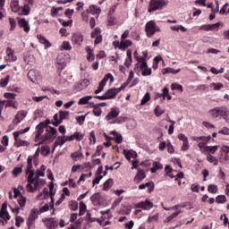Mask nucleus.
<instances>
[{
	"label": "nucleus",
	"mask_w": 229,
	"mask_h": 229,
	"mask_svg": "<svg viewBox=\"0 0 229 229\" xmlns=\"http://www.w3.org/2000/svg\"><path fill=\"white\" fill-rule=\"evenodd\" d=\"M33 165H31V157L27 158V181L28 184L26 185V191L28 192H35L40 191L41 187L46 185V181L44 179H34L35 172L32 171Z\"/></svg>",
	"instance_id": "obj_1"
},
{
	"label": "nucleus",
	"mask_w": 229,
	"mask_h": 229,
	"mask_svg": "<svg viewBox=\"0 0 229 229\" xmlns=\"http://www.w3.org/2000/svg\"><path fill=\"white\" fill-rule=\"evenodd\" d=\"M209 115L213 117V119H217L221 117L225 121V123H229V109L227 106H217L208 111Z\"/></svg>",
	"instance_id": "obj_2"
},
{
	"label": "nucleus",
	"mask_w": 229,
	"mask_h": 229,
	"mask_svg": "<svg viewBox=\"0 0 229 229\" xmlns=\"http://www.w3.org/2000/svg\"><path fill=\"white\" fill-rule=\"evenodd\" d=\"M167 4H169V0H150L148 12L153 13V12L163 10Z\"/></svg>",
	"instance_id": "obj_3"
},
{
	"label": "nucleus",
	"mask_w": 229,
	"mask_h": 229,
	"mask_svg": "<svg viewBox=\"0 0 229 229\" xmlns=\"http://www.w3.org/2000/svg\"><path fill=\"white\" fill-rule=\"evenodd\" d=\"M145 31L147 33V37H153L155 33L160 31V27L157 26L155 21H149L145 25Z\"/></svg>",
	"instance_id": "obj_4"
},
{
	"label": "nucleus",
	"mask_w": 229,
	"mask_h": 229,
	"mask_svg": "<svg viewBox=\"0 0 229 229\" xmlns=\"http://www.w3.org/2000/svg\"><path fill=\"white\" fill-rule=\"evenodd\" d=\"M109 80L111 83H114V75H112V73H107L103 78V80L99 82L98 89L95 90V94H99L100 92H103V89H105V85H106Z\"/></svg>",
	"instance_id": "obj_5"
},
{
	"label": "nucleus",
	"mask_w": 229,
	"mask_h": 229,
	"mask_svg": "<svg viewBox=\"0 0 229 229\" xmlns=\"http://www.w3.org/2000/svg\"><path fill=\"white\" fill-rule=\"evenodd\" d=\"M57 133L56 129L55 127L48 126L47 127V133L45 134V137L42 141H40L38 144H36V146H41V144H44L46 140H49V139H52V137H55V134Z\"/></svg>",
	"instance_id": "obj_6"
},
{
	"label": "nucleus",
	"mask_w": 229,
	"mask_h": 229,
	"mask_svg": "<svg viewBox=\"0 0 229 229\" xmlns=\"http://www.w3.org/2000/svg\"><path fill=\"white\" fill-rule=\"evenodd\" d=\"M221 21L214 23V24H203L199 30L202 31H219V26H221Z\"/></svg>",
	"instance_id": "obj_7"
},
{
	"label": "nucleus",
	"mask_w": 229,
	"mask_h": 229,
	"mask_svg": "<svg viewBox=\"0 0 229 229\" xmlns=\"http://www.w3.org/2000/svg\"><path fill=\"white\" fill-rule=\"evenodd\" d=\"M8 204L6 202H4L2 205V208L0 210V218H1V222L3 223V221H10V214L8 213Z\"/></svg>",
	"instance_id": "obj_8"
},
{
	"label": "nucleus",
	"mask_w": 229,
	"mask_h": 229,
	"mask_svg": "<svg viewBox=\"0 0 229 229\" xmlns=\"http://www.w3.org/2000/svg\"><path fill=\"white\" fill-rule=\"evenodd\" d=\"M91 38H95V45L101 44L103 42V36H101V29L96 28L91 32Z\"/></svg>",
	"instance_id": "obj_9"
},
{
	"label": "nucleus",
	"mask_w": 229,
	"mask_h": 229,
	"mask_svg": "<svg viewBox=\"0 0 229 229\" xmlns=\"http://www.w3.org/2000/svg\"><path fill=\"white\" fill-rule=\"evenodd\" d=\"M37 217H38V213L37 209L30 210V213L27 219L28 226H33V225L35 224V221L37 220Z\"/></svg>",
	"instance_id": "obj_10"
},
{
	"label": "nucleus",
	"mask_w": 229,
	"mask_h": 229,
	"mask_svg": "<svg viewBox=\"0 0 229 229\" xmlns=\"http://www.w3.org/2000/svg\"><path fill=\"white\" fill-rule=\"evenodd\" d=\"M72 42L75 46H81L83 42V34L81 32H74L72 36Z\"/></svg>",
	"instance_id": "obj_11"
},
{
	"label": "nucleus",
	"mask_w": 229,
	"mask_h": 229,
	"mask_svg": "<svg viewBox=\"0 0 229 229\" xmlns=\"http://www.w3.org/2000/svg\"><path fill=\"white\" fill-rule=\"evenodd\" d=\"M136 208H143V210H151L153 208V203L148 199L135 204Z\"/></svg>",
	"instance_id": "obj_12"
},
{
	"label": "nucleus",
	"mask_w": 229,
	"mask_h": 229,
	"mask_svg": "<svg viewBox=\"0 0 229 229\" xmlns=\"http://www.w3.org/2000/svg\"><path fill=\"white\" fill-rule=\"evenodd\" d=\"M89 85L90 81L87 79H84L75 85V90H77L78 92H81V90L87 89V87H89Z\"/></svg>",
	"instance_id": "obj_13"
},
{
	"label": "nucleus",
	"mask_w": 229,
	"mask_h": 229,
	"mask_svg": "<svg viewBox=\"0 0 229 229\" xmlns=\"http://www.w3.org/2000/svg\"><path fill=\"white\" fill-rule=\"evenodd\" d=\"M18 26L22 28L25 33H30V30H31L30 27V21H26L24 18H21L18 21Z\"/></svg>",
	"instance_id": "obj_14"
},
{
	"label": "nucleus",
	"mask_w": 229,
	"mask_h": 229,
	"mask_svg": "<svg viewBox=\"0 0 229 229\" xmlns=\"http://www.w3.org/2000/svg\"><path fill=\"white\" fill-rule=\"evenodd\" d=\"M26 118V112L24 111H19L14 119L13 120V124H14V126H17V124H19L21 121H24V119Z\"/></svg>",
	"instance_id": "obj_15"
},
{
	"label": "nucleus",
	"mask_w": 229,
	"mask_h": 229,
	"mask_svg": "<svg viewBox=\"0 0 229 229\" xmlns=\"http://www.w3.org/2000/svg\"><path fill=\"white\" fill-rule=\"evenodd\" d=\"M6 62H16L17 55L13 53V50L10 47L6 49V55L4 57Z\"/></svg>",
	"instance_id": "obj_16"
},
{
	"label": "nucleus",
	"mask_w": 229,
	"mask_h": 229,
	"mask_svg": "<svg viewBox=\"0 0 229 229\" xmlns=\"http://www.w3.org/2000/svg\"><path fill=\"white\" fill-rule=\"evenodd\" d=\"M120 92L121 89L112 88L108 89L105 94L107 99H114Z\"/></svg>",
	"instance_id": "obj_17"
},
{
	"label": "nucleus",
	"mask_w": 229,
	"mask_h": 229,
	"mask_svg": "<svg viewBox=\"0 0 229 229\" xmlns=\"http://www.w3.org/2000/svg\"><path fill=\"white\" fill-rule=\"evenodd\" d=\"M44 176H46V165H42L40 168L36 170L34 179L40 180V178H44Z\"/></svg>",
	"instance_id": "obj_18"
},
{
	"label": "nucleus",
	"mask_w": 229,
	"mask_h": 229,
	"mask_svg": "<svg viewBox=\"0 0 229 229\" xmlns=\"http://www.w3.org/2000/svg\"><path fill=\"white\" fill-rule=\"evenodd\" d=\"M140 69L142 71V76H151V68L148 67V63L143 62L140 64Z\"/></svg>",
	"instance_id": "obj_19"
},
{
	"label": "nucleus",
	"mask_w": 229,
	"mask_h": 229,
	"mask_svg": "<svg viewBox=\"0 0 229 229\" xmlns=\"http://www.w3.org/2000/svg\"><path fill=\"white\" fill-rule=\"evenodd\" d=\"M65 65H67V62L65 61V55H58L56 58L57 69H64Z\"/></svg>",
	"instance_id": "obj_20"
},
{
	"label": "nucleus",
	"mask_w": 229,
	"mask_h": 229,
	"mask_svg": "<svg viewBox=\"0 0 229 229\" xmlns=\"http://www.w3.org/2000/svg\"><path fill=\"white\" fill-rule=\"evenodd\" d=\"M47 126V124L44 122L39 123V124L36 127L37 133H36V140H38L40 139V135L44 133V129Z\"/></svg>",
	"instance_id": "obj_21"
},
{
	"label": "nucleus",
	"mask_w": 229,
	"mask_h": 229,
	"mask_svg": "<svg viewBox=\"0 0 229 229\" xmlns=\"http://www.w3.org/2000/svg\"><path fill=\"white\" fill-rule=\"evenodd\" d=\"M119 109L112 108L111 111L106 116V121H112V119H115V117L119 116Z\"/></svg>",
	"instance_id": "obj_22"
},
{
	"label": "nucleus",
	"mask_w": 229,
	"mask_h": 229,
	"mask_svg": "<svg viewBox=\"0 0 229 229\" xmlns=\"http://www.w3.org/2000/svg\"><path fill=\"white\" fill-rule=\"evenodd\" d=\"M144 178H146V173L144 172V170H138V173L134 177V182L136 183H140V182H142Z\"/></svg>",
	"instance_id": "obj_23"
},
{
	"label": "nucleus",
	"mask_w": 229,
	"mask_h": 229,
	"mask_svg": "<svg viewBox=\"0 0 229 229\" xmlns=\"http://www.w3.org/2000/svg\"><path fill=\"white\" fill-rule=\"evenodd\" d=\"M123 155L126 160H131V158H137V152L133 150H123Z\"/></svg>",
	"instance_id": "obj_24"
},
{
	"label": "nucleus",
	"mask_w": 229,
	"mask_h": 229,
	"mask_svg": "<svg viewBox=\"0 0 229 229\" xmlns=\"http://www.w3.org/2000/svg\"><path fill=\"white\" fill-rule=\"evenodd\" d=\"M133 43L131 42V40L130 39H123L121 40V46H120V49L121 51H126V49H128V47H131V46Z\"/></svg>",
	"instance_id": "obj_25"
},
{
	"label": "nucleus",
	"mask_w": 229,
	"mask_h": 229,
	"mask_svg": "<svg viewBox=\"0 0 229 229\" xmlns=\"http://www.w3.org/2000/svg\"><path fill=\"white\" fill-rule=\"evenodd\" d=\"M36 198L39 200L47 199V198H49V190H47V188H44L42 192L38 194Z\"/></svg>",
	"instance_id": "obj_26"
},
{
	"label": "nucleus",
	"mask_w": 229,
	"mask_h": 229,
	"mask_svg": "<svg viewBox=\"0 0 229 229\" xmlns=\"http://www.w3.org/2000/svg\"><path fill=\"white\" fill-rule=\"evenodd\" d=\"M88 12L91 13V15H99L101 13V8L98 5H90Z\"/></svg>",
	"instance_id": "obj_27"
},
{
	"label": "nucleus",
	"mask_w": 229,
	"mask_h": 229,
	"mask_svg": "<svg viewBox=\"0 0 229 229\" xmlns=\"http://www.w3.org/2000/svg\"><path fill=\"white\" fill-rule=\"evenodd\" d=\"M11 9L14 13H18L20 12L21 6L19 5V0L11 1Z\"/></svg>",
	"instance_id": "obj_28"
},
{
	"label": "nucleus",
	"mask_w": 229,
	"mask_h": 229,
	"mask_svg": "<svg viewBox=\"0 0 229 229\" xmlns=\"http://www.w3.org/2000/svg\"><path fill=\"white\" fill-rule=\"evenodd\" d=\"M132 63H133V58L131 57V50L128 49L127 50V57L124 61V65H125V67H130V65H131Z\"/></svg>",
	"instance_id": "obj_29"
},
{
	"label": "nucleus",
	"mask_w": 229,
	"mask_h": 229,
	"mask_svg": "<svg viewBox=\"0 0 229 229\" xmlns=\"http://www.w3.org/2000/svg\"><path fill=\"white\" fill-rule=\"evenodd\" d=\"M180 71H182V69H177L174 70V68H171V67H167L163 69V74H178V72H180Z\"/></svg>",
	"instance_id": "obj_30"
},
{
	"label": "nucleus",
	"mask_w": 229,
	"mask_h": 229,
	"mask_svg": "<svg viewBox=\"0 0 229 229\" xmlns=\"http://www.w3.org/2000/svg\"><path fill=\"white\" fill-rule=\"evenodd\" d=\"M170 30L172 31H176L178 33V31H182V33H185V31H187V28L183 27L182 25H172L170 26Z\"/></svg>",
	"instance_id": "obj_31"
},
{
	"label": "nucleus",
	"mask_w": 229,
	"mask_h": 229,
	"mask_svg": "<svg viewBox=\"0 0 229 229\" xmlns=\"http://www.w3.org/2000/svg\"><path fill=\"white\" fill-rule=\"evenodd\" d=\"M93 205H100L101 204V196L99 193H95L90 198Z\"/></svg>",
	"instance_id": "obj_32"
},
{
	"label": "nucleus",
	"mask_w": 229,
	"mask_h": 229,
	"mask_svg": "<svg viewBox=\"0 0 229 229\" xmlns=\"http://www.w3.org/2000/svg\"><path fill=\"white\" fill-rule=\"evenodd\" d=\"M165 174L166 176H169V178H174L176 175H174V173L176 171L173 170L169 165H165Z\"/></svg>",
	"instance_id": "obj_33"
},
{
	"label": "nucleus",
	"mask_w": 229,
	"mask_h": 229,
	"mask_svg": "<svg viewBox=\"0 0 229 229\" xmlns=\"http://www.w3.org/2000/svg\"><path fill=\"white\" fill-rule=\"evenodd\" d=\"M83 157V153H81V147H80V150L73 152L71 154V158L76 162L78 158H81Z\"/></svg>",
	"instance_id": "obj_34"
},
{
	"label": "nucleus",
	"mask_w": 229,
	"mask_h": 229,
	"mask_svg": "<svg viewBox=\"0 0 229 229\" xmlns=\"http://www.w3.org/2000/svg\"><path fill=\"white\" fill-rule=\"evenodd\" d=\"M38 40L40 42V44H44L45 47H51V43L44 36L38 35L37 36Z\"/></svg>",
	"instance_id": "obj_35"
},
{
	"label": "nucleus",
	"mask_w": 229,
	"mask_h": 229,
	"mask_svg": "<svg viewBox=\"0 0 229 229\" xmlns=\"http://www.w3.org/2000/svg\"><path fill=\"white\" fill-rule=\"evenodd\" d=\"M30 131V127H27L23 130H20L18 131L13 132L14 140H18L20 135H24V133H28Z\"/></svg>",
	"instance_id": "obj_36"
},
{
	"label": "nucleus",
	"mask_w": 229,
	"mask_h": 229,
	"mask_svg": "<svg viewBox=\"0 0 229 229\" xmlns=\"http://www.w3.org/2000/svg\"><path fill=\"white\" fill-rule=\"evenodd\" d=\"M28 78L32 81V83H35L37 81V71L35 70H30L28 72Z\"/></svg>",
	"instance_id": "obj_37"
},
{
	"label": "nucleus",
	"mask_w": 229,
	"mask_h": 229,
	"mask_svg": "<svg viewBox=\"0 0 229 229\" xmlns=\"http://www.w3.org/2000/svg\"><path fill=\"white\" fill-rule=\"evenodd\" d=\"M66 140H65V135L64 136H58L57 140L55 142V148L58 147V146H64V144H65Z\"/></svg>",
	"instance_id": "obj_38"
},
{
	"label": "nucleus",
	"mask_w": 229,
	"mask_h": 229,
	"mask_svg": "<svg viewBox=\"0 0 229 229\" xmlns=\"http://www.w3.org/2000/svg\"><path fill=\"white\" fill-rule=\"evenodd\" d=\"M18 204L20 205L21 210H24V208L26 207V197L20 196V198L17 199Z\"/></svg>",
	"instance_id": "obj_39"
},
{
	"label": "nucleus",
	"mask_w": 229,
	"mask_h": 229,
	"mask_svg": "<svg viewBox=\"0 0 229 229\" xmlns=\"http://www.w3.org/2000/svg\"><path fill=\"white\" fill-rule=\"evenodd\" d=\"M24 62L28 65H33L35 64V56L33 55H29L24 57Z\"/></svg>",
	"instance_id": "obj_40"
},
{
	"label": "nucleus",
	"mask_w": 229,
	"mask_h": 229,
	"mask_svg": "<svg viewBox=\"0 0 229 229\" xmlns=\"http://www.w3.org/2000/svg\"><path fill=\"white\" fill-rule=\"evenodd\" d=\"M164 165H162V164L158 163V162H154L152 165V167L150 168V172L151 173H157V171H158V169H163Z\"/></svg>",
	"instance_id": "obj_41"
},
{
	"label": "nucleus",
	"mask_w": 229,
	"mask_h": 229,
	"mask_svg": "<svg viewBox=\"0 0 229 229\" xmlns=\"http://www.w3.org/2000/svg\"><path fill=\"white\" fill-rule=\"evenodd\" d=\"M93 114L96 117H100L101 114H103V110L99 106L95 105L93 106Z\"/></svg>",
	"instance_id": "obj_42"
},
{
	"label": "nucleus",
	"mask_w": 229,
	"mask_h": 229,
	"mask_svg": "<svg viewBox=\"0 0 229 229\" xmlns=\"http://www.w3.org/2000/svg\"><path fill=\"white\" fill-rule=\"evenodd\" d=\"M92 99V96H86L80 98L78 105H89V101Z\"/></svg>",
	"instance_id": "obj_43"
},
{
	"label": "nucleus",
	"mask_w": 229,
	"mask_h": 229,
	"mask_svg": "<svg viewBox=\"0 0 229 229\" xmlns=\"http://www.w3.org/2000/svg\"><path fill=\"white\" fill-rule=\"evenodd\" d=\"M180 214H182V210H178L176 212H174V214L170 215L165 220V223H169L170 221H173V219H174V217H177V216H180Z\"/></svg>",
	"instance_id": "obj_44"
},
{
	"label": "nucleus",
	"mask_w": 229,
	"mask_h": 229,
	"mask_svg": "<svg viewBox=\"0 0 229 229\" xmlns=\"http://www.w3.org/2000/svg\"><path fill=\"white\" fill-rule=\"evenodd\" d=\"M209 87H210V89H212L214 90H221V89H223L224 85L221 82H217V83L213 82L209 85Z\"/></svg>",
	"instance_id": "obj_45"
},
{
	"label": "nucleus",
	"mask_w": 229,
	"mask_h": 229,
	"mask_svg": "<svg viewBox=\"0 0 229 229\" xmlns=\"http://www.w3.org/2000/svg\"><path fill=\"white\" fill-rule=\"evenodd\" d=\"M10 29L9 31H13L17 28V21L14 18H9Z\"/></svg>",
	"instance_id": "obj_46"
},
{
	"label": "nucleus",
	"mask_w": 229,
	"mask_h": 229,
	"mask_svg": "<svg viewBox=\"0 0 229 229\" xmlns=\"http://www.w3.org/2000/svg\"><path fill=\"white\" fill-rule=\"evenodd\" d=\"M154 112H155L156 117H160V115H162L163 114H165V110L162 109L160 106H157Z\"/></svg>",
	"instance_id": "obj_47"
},
{
	"label": "nucleus",
	"mask_w": 229,
	"mask_h": 229,
	"mask_svg": "<svg viewBox=\"0 0 229 229\" xmlns=\"http://www.w3.org/2000/svg\"><path fill=\"white\" fill-rule=\"evenodd\" d=\"M199 148L201 153H208V146H207V143L199 142Z\"/></svg>",
	"instance_id": "obj_48"
},
{
	"label": "nucleus",
	"mask_w": 229,
	"mask_h": 229,
	"mask_svg": "<svg viewBox=\"0 0 229 229\" xmlns=\"http://www.w3.org/2000/svg\"><path fill=\"white\" fill-rule=\"evenodd\" d=\"M69 117V111H60L59 112V121L63 122L64 120Z\"/></svg>",
	"instance_id": "obj_49"
},
{
	"label": "nucleus",
	"mask_w": 229,
	"mask_h": 229,
	"mask_svg": "<svg viewBox=\"0 0 229 229\" xmlns=\"http://www.w3.org/2000/svg\"><path fill=\"white\" fill-rule=\"evenodd\" d=\"M171 89L172 90H179L181 92H183V86L174 82L171 84Z\"/></svg>",
	"instance_id": "obj_50"
},
{
	"label": "nucleus",
	"mask_w": 229,
	"mask_h": 229,
	"mask_svg": "<svg viewBox=\"0 0 229 229\" xmlns=\"http://www.w3.org/2000/svg\"><path fill=\"white\" fill-rule=\"evenodd\" d=\"M31 12V8H30L29 4H25L22 8H21V15H30V13Z\"/></svg>",
	"instance_id": "obj_51"
},
{
	"label": "nucleus",
	"mask_w": 229,
	"mask_h": 229,
	"mask_svg": "<svg viewBox=\"0 0 229 229\" xmlns=\"http://www.w3.org/2000/svg\"><path fill=\"white\" fill-rule=\"evenodd\" d=\"M150 99H151V97L149 96V93H146L141 99V103H140L141 106H144V105L149 103Z\"/></svg>",
	"instance_id": "obj_52"
},
{
	"label": "nucleus",
	"mask_w": 229,
	"mask_h": 229,
	"mask_svg": "<svg viewBox=\"0 0 229 229\" xmlns=\"http://www.w3.org/2000/svg\"><path fill=\"white\" fill-rule=\"evenodd\" d=\"M87 212V205L81 201L80 203V211H79V216H83Z\"/></svg>",
	"instance_id": "obj_53"
},
{
	"label": "nucleus",
	"mask_w": 229,
	"mask_h": 229,
	"mask_svg": "<svg viewBox=\"0 0 229 229\" xmlns=\"http://www.w3.org/2000/svg\"><path fill=\"white\" fill-rule=\"evenodd\" d=\"M146 187H148L149 191L153 190V182H147V183H142L139 186L140 191H142L146 189Z\"/></svg>",
	"instance_id": "obj_54"
},
{
	"label": "nucleus",
	"mask_w": 229,
	"mask_h": 229,
	"mask_svg": "<svg viewBox=\"0 0 229 229\" xmlns=\"http://www.w3.org/2000/svg\"><path fill=\"white\" fill-rule=\"evenodd\" d=\"M221 15H228L229 13V4L226 3L220 10Z\"/></svg>",
	"instance_id": "obj_55"
},
{
	"label": "nucleus",
	"mask_w": 229,
	"mask_h": 229,
	"mask_svg": "<svg viewBox=\"0 0 229 229\" xmlns=\"http://www.w3.org/2000/svg\"><path fill=\"white\" fill-rule=\"evenodd\" d=\"M86 51H87V53H88L87 59H88L89 62L94 61V53L92 52V49H90L89 47H87Z\"/></svg>",
	"instance_id": "obj_56"
},
{
	"label": "nucleus",
	"mask_w": 229,
	"mask_h": 229,
	"mask_svg": "<svg viewBox=\"0 0 229 229\" xmlns=\"http://www.w3.org/2000/svg\"><path fill=\"white\" fill-rule=\"evenodd\" d=\"M51 151V148H49V146L45 145L41 148V155L43 157H47V155H49V152Z\"/></svg>",
	"instance_id": "obj_57"
},
{
	"label": "nucleus",
	"mask_w": 229,
	"mask_h": 229,
	"mask_svg": "<svg viewBox=\"0 0 229 229\" xmlns=\"http://www.w3.org/2000/svg\"><path fill=\"white\" fill-rule=\"evenodd\" d=\"M9 81H10V75H7L6 77L0 80V87H6Z\"/></svg>",
	"instance_id": "obj_58"
},
{
	"label": "nucleus",
	"mask_w": 229,
	"mask_h": 229,
	"mask_svg": "<svg viewBox=\"0 0 229 229\" xmlns=\"http://www.w3.org/2000/svg\"><path fill=\"white\" fill-rule=\"evenodd\" d=\"M84 137L85 136L81 132L75 131L73 133V138H74L75 140H78V141L83 140Z\"/></svg>",
	"instance_id": "obj_59"
},
{
	"label": "nucleus",
	"mask_w": 229,
	"mask_h": 229,
	"mask_svg": "<svg viewBox=\"0 0 229 229\" xmlns=\"http://www.w3.org/2000/svg\"><path fill=\"white\" fill-rule=\"evenodd\" d=\"M86 117H87V114H84V115H81V116H76L75 119H76L78 124H80L81 126V124H83L85 123Z\"/></svg>",
	"instance_id": "obj_60"
},
{
	"label": "nucleus",
	"mask_w": 229,
	"mask_h": 229,
	"mask_svg": "<svg viewBox=\"0 0 229 229\" xmlns=\"http://www.w3.org/2000/svg\"><path fill=\"white\" fill-rule=\"evenodd\" d=\"M216 203H226V196L218 195L216 199Z\"/></svg>",
	"instance_id": "obj_61"
},
{
	"label": "nucleus",
	"mask_w": 229,
	"mask_h": 229,
	"mask_svg": "<svg viewBox=\"0 0 229 229\" xmlns=\"http://www.w3.org/2000/svg\"><path fill=\"white\" fill-rule=\"evenodd\" d=\"M208 192H211V194H216L217 192V186L214 184H210L208 187Z\"/></svg>",
	"instance_id": "obj_62"
},
{
	"label": "nucleus",
	"mask_w": 229,
	"mask_h": 229,
	"mask_svg": "<svg viewBox=\"0 0 229 229\" xmlns=\"http://www.w3.org/2000/svg\"><path fill=\"white\" fill-rule=\"evenodd\" d=\"M159 216L160 215L158 213H157L153 216H149L148 218V223H153V221H158Z\"/></svg>",
	"instance_id": "obj_63"
},
{
	"label": "nucleus",
	"mask_w": 229,
	"mask_h": 229,
	"mask_svg": "<svg viewBox=\"0 0 229 229\" xmlns=\"http://www.w3.org/2000/svg\"><path fill=\"white\" fill-rule=\"evenodd\" d=\"M59 22L60 24H62V26H64V27L72 26V20H69L66 21L62 19H59Z\"/></svg>",
	"instance_id": "obj_64"
}]
</instances>
